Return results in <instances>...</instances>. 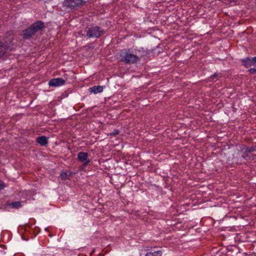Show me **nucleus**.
<instances>
[{
	"instance_id": "16",
	"label": "nucleus",
	"mask_w": 256,
	"mask_h": 256,
	"mask_svg": "<svg viewBox=\"0 0 256 256\" xmlns=\"http://www.w3.org/2000/svg\"><path fill=\"white\" fill-rule=\"evenodd\" d=\"M120 132V131L118 129L114 130L110 134L111 136H116V134H118Z\"/></svg>"
},
{
	"instance_id": "13",
	"label": "nucleus",
	"mask_w": 256,
	"mask_h": 256,
	"mask_svg": "<svg viewBox=\"0 0 256 256\" xmlns=\"http://www.w3.org/2000/svg\"><path fill=\"white\" fill-rule=\"evenodd\" d=\"M8 206L15 209H18L22 206V202L19 201L14 202L8 204Z\"/></svg>"
},
{
	"instance_id": "3",
	"label": "nucleus",
	"mask_w": 256,
	"mask_h": 256,
	"mask_svg": "<svg viewBox=\"0 0 256 256\" xmlns=\"http://www.w3.org/2000/svg\"><path fill=\"white\" fill-rule=\"evenodd\" d=\"M105 34L104 29L98 26H93L88 28L86 36L89 38H98Z\"/></svg>"
},
{
	"instance_id": "17",
	"label": "nucleus",
	"mask_w": 256,
	"mask_h": 256,
	"mask_svg": "<svg viewBox=\"0 0 256 256\" xmlns=\"http://www.w3.org/2000/svg\"><path fill=\"white\" fill-rule=\"evenodd\" d=\"M248 72L250 74H256V68H252L248 70Z\"/></svg>"
},
{
	"instance_id": "9",
	"label": "nucleus",
	"mask_w": 256,
	"mask_h": 256,
	"mask_svg": "<svg viewBox=\"0 0 256 256\" xmlns=\"http://www.w3.org/2000/svg\"><path fill=\"white\" fill-rule=\"evenodd\" d=\"M240 151L236 152L232 158V162L236 164H242L244 162V158L239 154Z\"/></svg>"
},
{
	"instance_id": "19",
	"label": "nucleus",
	"mask_w": 256,
	"mask_h": 256,
	"mask_svg": "<svg viewBox=\"0 0 256 256\" xmlns=\"http://www.w3.org/2000/svg\"><path fill=\"white\" fill-rule=\"evenodd\" d=\"M252 60L254 61V66H256V56L252 58Z\"/></svg>"
},
{
	"instance_id": "6",
	"label": "nucleus",
	"mask_w": 256,
	"mask_h": 256,
	"mask_svg": "<svg viewBox=\"0 0 256 256\" xmlns=\"http://www.w3.org/2000/svg\"><path fill=\"white\" fill-rule=\"evenodd\" d=\"M88 154L86 152H80L78 154V159L80 162H84V166L90 163V160L88 158Z\"/></svg>"
},
{
	"instance_id": "2",
	"label": "nucleus",
	"mask_w": 256,
	"mask_h": 256,
	"mask_svg": "<svg viewBox=\"0 0 256 256\" xmlns=\"http://www.w3.org/2000/svg\"><path fill=\"white\" fill-rule=\"evenodd\" d=\"M121 61L126 64H132L137 62L139 57L136 54H134L132 48L124 50L120 54Z\"/></svg>"
},
{
	"instance_id": "8",
	"label": "nucleus",
	"mask_w": 256,
	"mask_h": 256,
	"mask_svg": "<svg viewBox=\"0 0 256 256\" xmlns=\"http://www.w3.org/2000/svg\"><path fill=\"white\" fill-rule=\"evenodd\" d=\"M22 37L28 40L35 35L30 26L22 30Z\"/></svg>"
},
{
	"instance_id": "1",
	"label": "nucleus",
	"mask_w": 256,
	"mask_h": 256,
	"mask_svg": "<svg viewBox=\"0 0 256 256\" xmlns=\"http://www.w3.org/2000/svg\"><path fill=\"white\" fill-rule=\"evenodd\" d=\"M85 3L84 0H64L62 3L61 10L70 12L78 9Z\"/></svg>"
},
{
	"instance_id": "4",
	"label": "nucleus",
	"mask_w": 256,
	"mask_h": 256,
	"mask_svg": "<svg viewBox=\"0 0 256 256\" xmlns=\"http://www.w3.org/2000/svg\"><path fill=\"white\" fill-rule=\"evenodd\" d=\"M256 151V148L254 146L244 147L240 151L239 154H241L244 160H253L256 156V154H254L253 152Z\"/></svg>"
},
{
	"instance_id": "15",
	"label": "nucleus",
	"mask_w": 256,
	"mask_h": 256,
	"mask_svg": "<svg viewBox=\"0 0 256 256\" xmlns=\"http://www.w3.org/2000/svg\"><path fill=\"white\" fill-rule=\"evenodd\" d=\"M6 187V184L0 179V190Z\"/></svg>"
},
{
	"instance_id": "12",
	"label": "nucleus",
	"mask_w": 256,
	"mask_h": 256,
	"mask_svg": "<svg viewBox=\"0 0 256 256\" xmlns=\"http://www.w3.org/2000/svg\"><path fill=\"white\" fill-rule=\"evenodd\" d=\"M36 142L42 146H45L48 143V140L46 136H40L36 138Z\"/></svg>"
},
{
	"instance_id": "11",
	"label": "nucleus",
	"mask_w": 256,
	"mask_h": 256,
	"mask_svg": "<svg viewBox=\"0 0 256 256\" xmlns=\"http://www.w3.org/2000/svg\"><path fill=\"white\" fill-rule=\"evenodd\" d=\"M103 86H94L92 87L89 88V92H93L94 94L100 93L103 91Z\"/></svg>"
},
{
	"instance_id": "5",
	"label": "nucleus",
	"mask_w": 256,
	"mask_h": 256,
	"mask_svg": "<svg viewBox=\"0 0 256 256\" xmlns=\"http://www.w3.org/2000/svg\"><path fill=\"white\" fill-rule=\"evenodd\" d=\"M30 27L34 34L42 30L44 28V24L42 21L38 20L32 24Z\"/></svg>"
},
{
	"instance_id": "10",
	"label": "nucleus",
	"mask_w": 256,
	"mask_h": 256,
	"mask_svg": "<svg viewBox=\"0 0 256 256\" xmlns=\"http://www.w3.org/2000/svg\"><path fill=\"white\" fill-rule=\"evenodd\" d=\"M252 60V58L247 57L246 58L242 59L241 62L246 68H249L252 66H254V61Z\"/></svg>"
},
{
	"instance_id": "7",
	"label": "nucleus",
	"mask_w": 256,
	"mask_h": 256,
	"mask_svg": "<svg viewBox=\"0 0 256 256\" xmlns=\"http://www.w3.org/2000/svg\"><path fill=\"white\" fill-rule=\"evenodd\" d=\"M66 80L62 78H54L50 80L48 82L50 86L58 87L64 85Z\"/></svg>"
},
{
	"instance_id": "18",
	"label": "nucleus",
	"mask_w": 256,
	"mask_h": 256,
	"mask_svg": "<svg viewBox=\"0 0 256 256\" xmlns=\"http://www.w3.org/2000/svg\"><path fill=\"white\" fill-rule=\"evenodd\" d=\"M62 179L66 180L68 178V175L66 172H62L60 174Z\"/></svg>"
},
{
	"instance_id": "20",
	"label": "nucleus",
	"mask_w": 256,
	"mask_h": 256,
	"mask_svg": "<svg viewBox=\"0 0 256 256\" xmlns=\"http://www.w3.org/2000/svg\"><path fill=\"white\" fill-rule=\"evenodd\" d=\"M218 76V74L215 73L212 76V77H216V76Z\"/></svg>"
},
{
	"instance_id": "14",
	"label": "nucleus",
	"mask_w": 256,
	"mask_h": 256,
	"mask_svg": "<svg viewBox=\"0 0 256 256\" xmlns=\"http://www.w3.org/2000/svg\"><path fill=\"white\" fill-rule=\"evenodd\" d=\"M162 252L160 250L151 251L146 252V256H162Z\"/></svg>"
}]
</instances>
